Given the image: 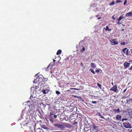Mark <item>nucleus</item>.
Returning a JSON list of instances; mask_svg holds the SVG:
<instances>
[{
  "instance_id": "nucleus-1",
  "label": "nucleus",
  "mask_w": 132,
  "mask_h": 132,
  "mask_svg": "<svg viewBox=\"0 0 132 132\" xmlns=\"http://www.w3.org/2000/svg\"><path fill=\"white\" fill-rule=\"evenodd\" d=\"M54 126L60 129V130H63L65 129V127L64 125L56 123L54 125Z\"/></svg>"
},
{
  "instance_id": "nucleus-2",
  "label": "nucleus",
  "mask_w": 132,
  "mask_h": 132,
  "mask_svg": "<svg viewBox=\"0 0 132 132\" xmlns=\"http://www.w3.org/2000/svg\"><path fill=\"white\" fill-rule=\"evenodd\" d=\"M91 129V130L95 132H97L98 131V127L95 126V124H93Z\"/></svg>"
},
{
  "instance_id": "nucleus-3",
  "label": "nucleus",
  "mask_w": 132,
  "mask_h": 132,
  "mask_svg": "<svg viewBox=\"0 0 132 132\" xmlns=\"http://www.w3.org/2000/svg\"><path fill=\"white\" fill-rule=\"evenodd\" d=\"M123 124L124 127L126 128H131L132 127L128 121L124 123Z\"/></svg>"
},
{
  "instance_id": "nucleus-4",
  "label": "nucleus",
  "mask_w": 132,
  "mask_h": 132,
  "mask_svg": "<svg viewBox=\"0 0 132 132\" xmlns=\"http://www.w3.org/2000/svg\"><path fill=\"white\" fill-rule=\"evenodd\" d=\"M50 91L49 88L48 87H47V88H45L44 86L43 89L42 90V92L44 94H46L48 92Z\"/></svg>"
},
{
  "instance_id": "nucleus-5",
  "label": "nucleus",
  "mask_w": 132,
  "mask_h": 132,
  "mask_svg": "<svg viewBox=\"0 0 132 132\" xmlns=\"http://www.w3.org/2000/svg\"><path fill=\"white\" fill-rule=\"evenodd\" d=\"M43 78V77L42 75H39L36 78L37 80L35 79L34 81V83L35 82V80H37L39 82L42 81V79Z\"/></svg>"
},
{
  "instance_id": "nucleus-6",
  "label": "nucleus",
  "mask_w": 132,
  "mask_h": 132,
  "mask_svg": "<svg viewBox=\"0 0 132 132\" xmlns=\"http://www.w3.org/2000/svg\"><path fill=\"white\" fill-rule=\"evenodd\" d=\"M110 90L115 92H117L118 90L117 86V85H113V87L110 89Z\"/></svg>"
},
{
  "instance_id": "nucleus-7",
  "label": "nucleus",
  "mask_w": 132,
  "mask_h": 132,
  "mask_svg": "<svg viewBox=\"0 0 132 132\" xmlns=\"http://www.w3.org/2000/svg\"><path fill=\"white\" fill-rule=\"evenodd\" d=\"M130 63H128L126 62H125L123 63V65L124 67H125V69L129 67L130 66Z\"/></svg>"
},
{
  "instance_id": "nucleus-8",
  "label": "nucleus",
  "mask_w": 132,
  "mask_h": 132,
  "mask_svg": "<svg viewBox=\"0 0 132 132\" xmlns=\"http://www.w3.org/2000/svg\"><path fill=\"white\" fill-rule=\"evenodd\" d=\"M65 127L69 128H71L73 127V126L71 125L69 123H66V125H64Z\"/></svg>"
},
{
  "instance_id": "nucleus-9",
  "label": "nucleus",
  "mask_w": 132,
  "mask_h": 132,
  "mask_svg": "<svg viewBox=\"0 0 132 132\" xmlns=\"http://www.w3.org/2000/svg\"><path fill=\"white\" fill-rule=\"evenodd\" d=\"M116 118L117 120L120 121L121 119V116L120 114H117Z\"/></svg>"
},
{
  "instance_id": "nucleus-10",
  "label": "nucleus",
  "mask_w": 132,
  "mask_h": 132,
  "mask_svg": "<svg viewBox=\"0 0 132 132\" xmlns=\"http://www.w3.org/2000/svg\"><path fill=\"white\" fill-rule=\"evenodd\" d=\"M29 106L30 108V109L34 111V110L35 108V106L34 104H31L30 105H29Z\"/></svg>"
},
{
  "instance_id": "nucleus-11",
  "label": "nucleus",
  "mask_w": 132,
  "mask_h": 132,
  "mask_svg": "<svg viewBox=\"0 0 132 132\" xmlns=\"http://www.w3.org/2000/svg\"><path fill=\"white\" fill-rule=\"evenodd\" d=\"M35 132H44V131L40 128H38L37 129H35Z\"/></svg>"
},
{
  "instance_id": "nucleus-12",
  "label": "nucleus",
  "mask_w": 132,
  "mask_h": 132,
  "mask_svg": "<svg viewBox=\"0 0 132 132\" xmlns=\"http://www.w3.org/2000/svg\"><path fill=\"white\" fill-rule=\"evenodd\" d=\"M132 15V12H130L127 13L126 14V17H129V16H131Z\"/></svg>"
},
{
  "instance_id": "nucleus-13",
  "label": "nucleus",
  "mask_w": 132,
  "mask_h": 132,
  "mask_svg": "<svg viewBox=\"0 0 132 132\" xmlns=\"http://www.w3.org/2000/svg\"><path fill=\"white\" fill-rule=\"evenodd\" d=\"M126 103L129 102L130 103L132 102V98H129L126 100Z\"/></svg>"
},
{
  "instance_id": "nucleus-14",
  "label": "nucleus",
  "mask_w": 132,
  "mask_h": 132,
  "mask_svg": "<svg viewBox=\"0 0 132 132\" xmlns=\"http://www.w3.org/2000/svg\"><path fill=\"white\" fill-rule=\"evenodd\" d=\"M29 111L30 115H31L32 116L33 115V114H34V113L35 112H34V111L33 110H31L30 109Z\"/></svg>"
},
{
  "instance_id": "nucleus-15",
  "label": "nucleus",
  "mask_w": 132,
  "mask_h": 132,
  "mask_svg": "<svg viewBox=\"0 0 132 132\" xmlns=\"http://www.w3.org/2000/svg\"><path fill=\"white\" fill-rule=\"evenodd\" d=\"M90 65L92 68H95L96 67V65L94 63H91Z\"/></svg>"
},
{
  "instance_id": "nucleus-16",
  "label": "nucleus",
  "mask_w": 132,
  "mask_h": 132,
  "mask_svg": "<svg viewBox=\"0 0 132 132\" xmlns=\"http://www.w3.org/2000/svg\"><path fill=\"white\" fill-rule=\"evenodd\" d=\"M114 40L113 39L112 40L113 41H111V42L113 43L114 45H117L118 44V42Z\"/></svg>"
},
{
  "instance_id": "nucleus-17",
  "label": "nucleus",
  "mask_w": 132,
  "mask_h": 132,
  "mask_svg": "<svg viewBox=\"0 0 132 132\" xmlns=\"http://www.w3.org/2000/svg\"><path fill=\"white\" fill-rule=\"evenodd\" d=\"M113 111H114L115 112H116L117 111V112H120V109L119 108H118L117 109H114Z\"/></svg>"
},
{
  "instance_id": "nucleus-18",
  "label": "nucleus",
  "mask_w": 132,
  "mask_h": 132,
  "mask_svg": "<svg viewBox=\"0 0 132 132\" xmlns=\"http://www.w3.org/2000/svg\"><path fill=\"white\" fill-rule=\"evenodd\" d=\"M61 52H62V51H61V50H59L56 53V54L57 55H58L60 54L61 53Z\"/></svg>"
},
{
  "instance_id": "nucleus-19",
  "label": "nucleus",
  "mask_w": 132,
  "mask_h": 132,
  "mask_svg": "<svg viewBox=\"0 0 132 132\" xmlns=\"http://www.w3.org/2000/svg\"><path fill=\"white\" fill-rule=\"evenodd\" d=\"M111 29H109V27L107 26H106V28L105 29V30L108 31H110L111 30Z\"/></svg>"
},
{
  "instance_id": "nucleus-20",
  "label": "nucleus",
  "mask_w": 132,
  "mask_h": 132,
  "mask_svg": "<svg viewBox=\"0 0 132 132\" xmlns=\"http://www.w3.org/2000/svg\"><path fill=\"white\" fill-rule=\"evenodd\" d=\"M89 71L91 72H92L93 74H95V71H94V70H93L91 69H89Z\"/></svg>"
},
{
  "instance_id": "nucleus-21",
  "label": "nucleus",
  "mask_w": 132,
  "mask_h": 132,
  "mask_svg": "<svg viewBox=\"0 0 132 132\" xmlns=\"http://www.w3.org/2000/svg\"><path fill=\"white\" fill-rule=\"evenodd\" d=\"M122 1L120 0H116V3L117 4L118 3H121Z\"/></svg>"
},
{
  "instance_id": "nucleus-22",
  "label": "nucleus",
  "mask_w": 132,
  "mask_h": 132,
  "mask_svg": "<svg viewBox=\"0 0 132 132\" xmlns=\"http://www.w3.org/2000/svg\"><path fill=\"white\" fill-rule=\"evenodd\" d=\"M85 48L84 47H83L82 48V49H81L80 50V51L81 52L83 53L85 51Z\"/></svg>"
},
{
  "instance_id": "nucleus-23",
  "label": "nucleus",
  "mask_w": 132,
  "mask_h": 132,
  "mask_svg": "<svg viewBox=\"0 0 132 132\" xmlns=\"http://www.w3.org/2000/svg\"><path fill=\"white\" fill-rule=\"evenodd\" d=\"M115 4V1H113L112 2H111L110 3V5H113L114 4Z\"/></svg>"
},
{
  "instance_id": "nucleus-24",
  "label": "nucleus",
  "mask_w": 132,
  "mask_h": 132,
  "mask_svg": "<svg viewBox=\"0 0 132 132\" xmlns=\"http://www.w3.org/2000/svg\"><path fill=\"white\" fill-rule=\"evenodd\" d=\"M98 116H100L101 118L104 119V118L101 114L100 113H99L98 114Z\"/></svg>"
},
{
  "instance_id": "nucleus-25",
  "label": "nucleus",
  "mask_w": 132,
  "mask_h": 132,
  "mask_svg": "<svg viewBox=\"0 0 132 132\" xmlns=\"http://www.w3.org/2000/svg\"><path fill=\"white\" fill-rule=\"evenodd\" d=\"M97 85L98 87H99L100 89L101 88V85L99 83H97Z\"/></svg>"
},
{
  "instance_id": "nucleus-26",
  "label": "nucleus",
  "mask_w": 132,
  "mask_h": 132,
  "mask_svg": "<svg viewBox=\"0 0 132 132\" xmlns=\"http://www.w3.org/2000/svg\"><path fill=\"white\" fill-rule=\"evenodd\" d=\"M50 121H51V122H53V118L52 117H50Z\"/></svg>"
},
{
  "instance_id": "nucleus-27",
  "label": "nucleus",
  "mask_w": 132,
  "mask_h": 132,
  "mask_svg": "<svg viewBox=\"0 0 132 132\" xmlns=\"http://www.w3.org/2000/svg\"><path fill=\"white\" fill-rule=\"evenodd\" d=\"M127 48H123L122 50V51L125 53L126 52V50L127 49Z\"/></svg>"
},
{
  "instance_id": "nucleus-28",
  "label": "nucleus",
  "mask_w": 132,
  "mask_h": 132,
  "mask_svg": "<svg viewBox=\"0 0 132 132\" xmlns=\"http://www.w3.org/2000/svg\"><path fill=\"white\" fill-rule=\"evenodd\" d=\"M47 79H48L47 78H43L42 81H46L47 80Z\"/></svg>"
},
{
  "instance_id": "nucleus-29",
  "label": "nucleus",
  "mask_w": 132,
  "mask_h": 132,
  "mask_svg": "<svg viewBox=\"0 0 132 132\" xmlns=\"http://www.w3.org/2000/svg\"><path fill=\"white\" fill-rule=\"evenodd\" d=\"M62 119L63 120H66V121H67L68 120V118H67L65 117H63V118Z\"/></svg>"
},
{
  "instance_id": "nucleus-30",
  "label": "nucleus",
  "mask_w": 132,
  "mask_h": 132,
  "mask_svg": "<svg viewBox=\"0 0 132 132\" xmlns=\"http://www.w3.org/2000/svg\"><path fill=\"white\" fill-rule=\"evenodd\" d=\"M123 18H124L122 15H121V16L119 18V20L120 19L121 20L123 19Z\"/></svg>"
},
{
  "instance_id": "nucleus-31",
  "label": "nucleus",
  "mask_w": 132,
  "mask_h": 132,
  "mask_svg": "<svg viewBox=\"0 0 132 132\" xmlns=\"http://www.w3.org/2000/svg\"><path fill=\"white\" fill-rule=\"evenodd\" d=\"M129 52V50L128 49H127V50L126 52V54L127 55H129V54H128Z\"/></svg>"
},
{
  "instance_id": "nucleus-32",
  "label": "nucleus",
  "mask_w": 132,
  "mask_h": 132,
  "mask_svg": "<svg viewBox=\"0 0 132 132\" xmlns=\"http://www.w3.org/2000/svg\"><path fill=\"white\" fill-rule=\"evenodd\" d=\"M56 93L57 94L59 95V94H60V92L59 91H56Z\"/></svg>"
},
{
  "instance_id": "nucleus-33",
  "label": "nucleus",
  "mask_w": 132,
  "mask_h": 132,
  "mask_svg": "<svg viewBox=\"0 0 132 132\" xmlns=\"http://www.w3.org/2000/svg\"><path fill=\"white\" fill-rule=\"evenodd\" d=\"M120 44L121 45H124L126 44L124 42H121Z\"/></svg>"
},
{
  "instance_id": "nucleus-34",
  "label": "nucleus",
  "mask_w": 132,
  "mask_h": 132,
  "mask_svg": "<svg viewBox=\"0 0 132 132\" xmlns=\"http://www.w3.org/2000/svg\"><path fill=\"white\" fill-rule=\"evenodd\" d=\"M127 2V0H125L124 2L123 5H125L126 4Z\"/></svg>"
},
{
  "instance_id": "nucleus-35",
  "label": "nucleus",
  "mask_w": 132,
  "mask_h": 132,
  "mask_svg": "<svg viewBox=\"0 0 132 132\" xmlns=\"http://www.w3.org/2000/svg\"><path fill=\"white\" fill-rule=\"evenodd\" d=\"M78 122L77 121H75L73 123V125H75Z\"/></svg>"
},
{
  "instance_id": "nucleus-36",
  "label": "nucleus",
  "mask_w": 132,
  "mask_h": 132,
  "mask_svg": "<svg viewBox=\"0 0 132 132\" xmlns=\"http://www.w3.org/2000/svg\"><path fill=\"white\" fill-rule=\"evenodd\" d=\"M92 103H93L94 104H96L97 103V102L96 101H92Z\"/></svg>"
},
{
  "instance_id": "nucleus-37",
  "label": "nucleus",
  "mask_w": 132,
  "mask_h": 132,
  "mask_svg": "<svg viewBox=\"0 0 132 132\" xmlns=\"http://www.w3.org/2000/svg\"><path fill=\"white\" fill-rule=\"evenodd\" d=\"M95 71L97 73H98L100 72V70L98 69L96 70Z\"/></svg>"
},
{
  "instance_id": "nucleus-38",
  "label": "nucleus",
  "mask_w": 132,
  "mask_h": 132,
  "mask_svg": "<svg viewBox=\"0 0 132 132\" xmlns=\"http://www.w3.org/2000/svg\"><path fill=\"white\" fill-rule=\"evenodd\" d=\"M45 82H43V83H42V84H41V86H44V85H45Z\"/></svg>"
},
{
  "instance_id": "nucleus-39",
  "label": "nucleus",
  "mask_w": 132,
  "mask_h": 132,
  "mask_svg": "<svg viewBox=\"0 0 132 132\" xmlns=\"http://www.w3.org/2000/svg\"><path fill=\"white\" fill-rule=\"evenodd\" d=\"M57 116L55 114H54V118H57Z\"/></svg>"
},
{
  "instance_id": "nucleus-40",
  "label": "nucleus",
  "mask_w": 132,
  "mask_h": 132,
  "mask_svg": "<svg viewBox=\"0 0 132 132\" xmlns=\"http://www.w3.org/2000/svg\"><path fill=\"white\" fill-rule=\"evenodd\" d=\"M70 89H76V90H78V89H77L76 88H70Z\"/></svg>"
},
{
  "instance_id": "nucleus-41",
  "label": "nucleus",
  "mask_w": 132,
  "mask_h": 132,
  "mask_svg": "<svg viewBox=\"0 0 132 132\" xmlns=\"http://www.w3.org/2000/svg\"><path fill=\"white\" fill-rule=\"evenodd\" d=\"M117 20L118 21V22H120V21L121 20L120 19L119 20V18H117Z\"/></svg>"
},
{
  "instance_id": "nucleus-42",
  "label": "nucleus",
  "mask_w": 132,
  "mask_h": 132,
  "mask_svg": "<svg viewBox=\"0 0 132 132\" xmlns=\"http://www.w3.org/2000/svg\"><path fill=\"white\" fill-rule=\"evenodd\" d=\"M53 114V112H51L50 113V115L51 116H52Z\"/></svg>"
},
{
  "instance_id": "nucleus-43",
  "label": "nucleus",
  "mask_w": 132,
  "mask_h": 132,
  "mask_svg": "<svg viewBox=\"0 0 132 132\" xmlns=\"http://www.w3.org/2000/svg\"><path fill=\"white\" fill-rule=\"evenodd\" d=\"M129 70H132V65L129 68Z\"/></svg>"
},
{
  "instance_id": "nucleus-44",
  "label": "nucleus",
  "mask_w": 132,
  "mask_h": 132,
  "mask_svg": "<svg viewBox=\"0 0 132 132\" xmlns=\"http://www.w3.org/2000/svg\"><path fill=\"white\" fill-rule=\"evenodd\" d=\"M117 22V23L118 24H121V23L119 22Z\"/></svg>"
},
{
  "instance_id": "nucleus-45",
  "label": "nucleus",
  "mask_w": 132,
  "mask_h": 132,
  "mask_svg": "<svg viewBox=\"0 0 132 132\" xmlns=\"http://www.w3.org/2000/svg\"><path fill=\"white\" fill-rule=\"evenodd\" d=\"M127 88H126L123 91V92L124 93H125L126 92V91L127 90Z\"/></svg>"
},
{
  "instance_id": "nucleus-46",
  "label": "nucleus",
  "mask_w": 132,
  "mask_h": 132,
  "mask_svg": "<svg viewBox=\"0 0 132 132\" xmlns=\"http://www.w3.org/2000/svg\"><path fill=\"white\" fill-rule=\"evenodd\" d=\"M32 98H33V96H32L31 95V96H30V99L31 100H32V99H31Z\"/></svg>"
},
{
  "instance_id": "nucleus-47",
  "label": "nucleus",
  "mask_w": 132,
  "mask_h": 132,
  "mask_svg": "<svg viewBox=\"0 0 132 132\" xmlns=\"http://www.w3.org/2000/svg\"><path fill=\"white\" fill-rule=\"evenodd\" d=\"M114 16H112V18L114 20H115V19H116V18H114Z\"/></svg>"
},
{
  "instance_id": "nucleus-48",
  "label": "nucleus",
  "mask_w": 132,
  "mask_h": 132,
  "mask_svg": "<svg viewBox=\"0 0 132 132\" xmlns=\"http://www.w3.org/2000/svg\"><path fill=\"white\" fill-rule=\"evenodd\" d=\"M80 65L81 66H82L83 65V64L82 62H81L80 64Z\"/></svg>"
},
{
  "instance_id": "nucleus-49",
  "label": "nucleus",
  "mask_w": 132,
  "mask_h": 132,
  "mask_svg": "<svg viewBox=\"0 0 132 132\" xmlns=\"http://www.w3.org/2000/svg\"><path fill=\"white\" fill-rule=\"evenodd\" d=\"M44 127H45V125H43V128H44Z\"/></svg>"
},
{
  "instance_id": "nucleus-50",
  "label": "nucleus",
  "mask_w": 132,
  "mask_h": 132,
  "mask_svg": "<svg viewBox=\"0 0 132 132\" xmlns=\"http://www.w3.org/2000/svg\"><path fill=\"white\" fill-rule=\"evenodd\" d=\"M129 132H132V129H131L130 131H129Z\"/></svg>"
},
{
  "instance_id": "nucleus-51",
  "label": "nucleus",
  "mask_w": 132,
  "mask_h": 132,
  "mask_svg": "<svg viewBox=\"0 0 132 132\" xmlns=\"http://www.w3.org/2000/svg\"><path fill=\"white\" fill-rule=\"evenodd\" d=\"M101 18V17H99L98 18V19H99Z\"/></svg>"
},
{
  "instance_id": "nucleus-52",
  "label": "nucleus",
  "mask_w": 132,
  "mask_h": 132,
  "mask_svg": "<svg viewBox=\"0 0 132 132\" xmlns=\"http://www.w3.org/2000/svg\"><path fill=\"white\" fill-rule=\"evenodd\" d=\"M111 84H112V85H113V82H112L111 83Z\"/></svg>"
},
{
  "instance_id": "nucleus-53",
  "label": "nucleus",
  "mask_w": 132,
  "mask_h": 132,
  "mask_svg": "<svg viewBox=\"0 0 132 132\" xmlns=\"http://www.w3.org/2000/svg\"><path fill=\"white\" fill-rule=\"evenodd\" d=\"M53 62H55V60H54V59H53Z\"/></svg>"
},
{
  "instance_id": "nucleus-54",
  "label": "nucleus",
  "mask_w": 132,
  "mask_h": 132,
  "mask_svg": "<svg viewBox=\"0 0 132 132\" xmlns=\"http://www.w3.org/2000/svg\"><path fill=\"white\" fill-rule=\"evenodd\" d=\"M49 65H49L48 66V67H47V69L49 67Z\"/></svg>"
},
{
  "instance_id": "nucleus-55",
  "label": "nucleus",
  "mask_w": 132,
  "mask_h": 132,
  "mask_svg": "<svg viewBox=\"0 0 132 132\" xmlns=\"http://www.w3.org/2000/svg\"><path fill=\"white\" fill-rule=\"evenodd\" d=\"M65 59V60H68V59H69V58H67V59L66 58Z\"/></svg>"
},
{
  "instance_id": "nucleus-56",
  "label": "nucleus",
  "mask_w": 132,
  "mask_h": 132,
  "mask_svg": "<svg viewBox=\"0 0 132 132\" xmlns=\"http://www.w3.org/2000/svg\"><path fill=\"white\" fill-rule=\"evenodd\" d=\"M70 90H67V91L68 92H69L70 91Z\"/></svg>"
},
{
  "instance_id": "nucleus-57",
  "label": "nucleus",
  "mask_w": 132,
  "mask_h": 132,
  "mask_svg": "<svg viewBox=\"0 0 132 132\" xmlns=\"http://www.w3.org/2000/svg\"><path fill=\"white\" fill-rule=\"evenodd\" d=\"M90 104V105L91 106H94L93 105H92V104Z\"/></svg>"
},
{
  "instance_id": "nucleus-58",
  "label": "nucleus",
  "mask_w": 132,
  "mask_h": 132,
  "mask_svg": "<svg viewBox=\"0 0 132 132\" xmlns=\"http://www.w3.org/2000/svg\"><path fill=\"white\" fill-rule=\"evenodd\" d=\"M121 30L122 31H123L124 30V29H122Z\"/></svg>"
},
{
  "instance_id": "nucleus-59",
  "label": "nucleus",
  "mask_w": 132,
  "mask_h": 132,
  "mask_svg": "<svg viewBox=\"0 0 132 132\" xmlns=\"http://www.w3.org/2000/svg\"><path fill=\"white\" fill-rule=\"evenodd\" d=\"M22 115H21V117L22 118Z\"/></svg>"
},
{
  "instance_id": "nucleus-60",
  "label": "nucleus",
  "mask_w": 132,
  "mask_h": 132,
  "mask_svg": "<svg viewBox=\"0 0 132 132\" xmlns=\"http://www.w3.org/2000/svg\"><path fill=\"white\" fill-rule=\"evenodd\" d=\"M23 111H22V113H23Z\"/></svg>"
},
{
  "instance_id": "nucleus-61",
  "label": "nucleus",
  "mask_w": 132,
  "mask_h": 132,
  "mask_svg": "<svg viewBox=\"0 0 132 132\" xmlns=\"http://www.w3.org/2000/svg\"><path fill=\"white\" fill-rule=\"evenodd\" d=\"M88 121H87V123L88 124Z\"/></svg>"
},
{
  "instance_id": "nucleus-62",
  "label": "nucleus",
  "mask_w": 132,
  "mask_h": 132,
  "mask_svg": "<svg viewBox=\"0 0 132 132\" xmlns=\"http://www.w3.org/2000/svg\"><path fill=\"white\" fill-rule=\"evenodd\" d=\"M85 129V128H84V129H83V130H84V129Z\"/></svg>"
},
{
  "instance_id": "nucleus-63",
  "label": "nucleus",
  "mask_w": 132,
  "mask_h": 132,
  "mask_svg": "<svg viewBox=\"0 0 132 132\" xmlns=\"http://www.w3.org/2000/svg\"><path fill=\"white\" fill-rule=\"evenodd\" d=\"M98 15L97 16V17L98 16Z\"/></svg>"
}]
</instances>
